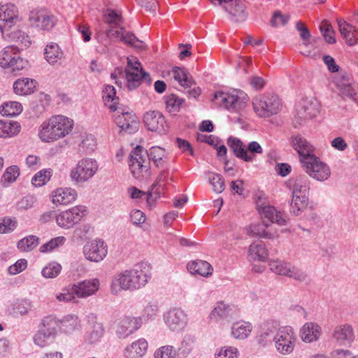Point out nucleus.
Instances as JSON below:
<instances>
[{
  "label": "nucleus",
  "mask_w": 358,
  "mask_h": 358,
  "mask_svg": "<svg viewBox=\"0 0 358 358\" xmlns=\"http://www.w3.org/2000/svg\"><path fill=\"white\" fill-rule=\"evenodd\" d=\"M150 161L159 169H168L169 164L166 151L159 146L151 147L148 150L141 145L135 147L130 153L129 169L133 176L141 179L149 173Z\"/></svg>",
  "instance_id": "nucleus-1"
},
{
  "label": "nucleus",
  "mask_w": 358,
  "mask_h": 358,
  "mask_svg": "<svg viewBox=\"0 0 358 358\" xmlns=\"http://www.w3.org/2000/svg\"><path fill=\"white\" fill-rule=\"evenodd\" d=\"M151 277L150 266L147 262L136 264L131 270L115 275L110 285L111 293L119 294L122 290L138 289L145 285Z\"/></svg>",
  "instance_id": "nucleus-2"
},
{
  "label": "nucleus",
  "mask_w": 358,
  "mask_h": 358,
  "mask_svg": "<svg viewBox=\"0 0 358 358\" xmlns=\"http://www.w3.org/2000/svg\"><path fill=\"white\" fill-rule=\"evenodd\" d=\"M103 20L107 25L105 34L108 40L121 41L137 49L143 48V41L132 32L127 31L123 26L124 20L120 13L108 8L103 15Z\"/></svg>",
  "instance_id": "nucleus-3"
},
{
  "label": "nucleus",
  "mask_w": 358,
  "mask_h": 358,
  "mask_svg": "<svg viewBox=\"0 0 358 358\" xmlns=\"http://www.w3.org/2000/svg\"><path fill=\"white\" fill-rule=\"evenodd\" d=\"M259 213L263 220L262 222L252 224L244 229V232L251 237H260L271 239L275 236V233L266 230L269 227L268 222L285 225L287 217L284 213L278 211L273 206H263L258 208Z\"/></svg>",
  "instance_id": "nucleus-4"
},
{
  "label": "nucleus",
  "mask_w": 358,
  "mask_h": 358,
  "mask_svg": "<svg viewBox=\"0 0 358 358\" xmlns=\"http://www.w3.org/2000/svg\"><path fill=\"white\" fill-rule=\"evenodd\" d=\"M73 127L72 119L59 114L52 116L41 125L38 136L43 142H53L68 135Z\"/></svg>",
  "instance_id": "nucleus-5"
},
{
  "label": "nucleus",
  "mask_w": 358,
  "mask_h": 358,
  "mask_svg": "<svg viewBox=\"0 0 358 358\" xmlns=\"http://www.w3.org/2000/svg\"><path fill=\"white\" fill-rule=\"evenodd\" d=\"M127 66L124 71L120 68H117L111 73L110 76L115 80V84L122 87L123 82L121 79L125 78L128 89L133 90L141 85L142 80L150 83V74L143 70L141 64L138 61L133 62L130 59H127Z\"/></svg>",
  "instance_id": "nucleus-6"
},
{
  "label": "nucleus",
  "mask_w": 358,
  "mask_h": 358,
  "mask_svg": "<svg viewBox=\"0 0 358 358\" xmlns=\"http://www.w3.org/2000/svg\"><path fill=\"white\" fill-rule=\"evenodd\" d=\"M213 102L225 110H243L249 101V96L244 91L234 89L229 92H217L213 96Z\"/></svg>",
  "instance_id": "nucleus-7"
},
{
  "label": "nucleus",
  "mask_w": 358,
  "mask_h": 358,
  "mask_svg": "<svg viewBox=\"0 0 358 358\" xmlns=\"http://www.w3.org/2000/svg\"><path fill=\"white\" fill-rule=\"evenodd\" d=\"M309 181L306 175H299L293 182L292 199L290 202V213L300 215L306 208L308 201Z\"/></svg>",
  "instance_id": "nucleus-8"
},
{
  "label": "nucleus",
  "mask_w": 358,
  "mask_h": 358,
  "mask_svg": "<svg viewBox=\"0 0 358 358\" xmlns=\"http://www.w3.org/2000/svg\"><path fill=\"white\" fill-rule=\"evenodd\" d=\"M97 169L96 160L91 158L83 159L71 170V180L75 184L84 183L94 176Z\"/></svg>",
  "instance_id": "nucleus-9"
},
{
  "label": "nucleus",
  "mask_w": 358,
  "mask_h": 358,
  "mask_svg": "<svg viewBox=\"0 0 358 358\" xmlns=\"http://www.w3.org/2000/svg\"><path fill=\"white\" fill-rule=\"evenodd\" d=\"M214 6H220L234 22H243L248 17L246 6L240 0H208Z\"/></svg>",
  "instance_id": "nucleus-10"
},
{
  "label": "nucleus",
  "mask_w": 358,
  "mask_h": 358,
  "mask_svg": "<svg viewBox=\"0 0 358 358\" xmlns=\"http://www.w3.org/2000/svg\"><path fill=\"white\" fill-rule=\"evenodd\" d=\"M27 62L22 59L14 46H7L0 52V66L13 73L25 68Z\"/></svg>",
  "instance_id": "nucleus-11"
},
{
  "label": "nucleus",
  "mask_w": 358,
  "mask_h": 358,
  "mask_svg": "<svg viewBox=\"0 0 358 358\" xmlns=\"http://www.w3.org/2000/svg\"><path fill=\"white\" fill-rule=\"evenodd\" d=\"M305 171L312 178L319 181L326 180L330 176L329 166L314 155L306 157L302 162Z\"/></svg>",
  "instance_id": "nucleus-12"
},
{
  "label": "nucleus",
  "mask_w": 358,
  "mask_h": 358,
  "mask_svg": "<svg viewBox=\"0 0 358 358\" xmlns=\"http://www.w3.org/2000/svg\"><path fill=\"white\" fill-rule=\"evenodd\" d=\"M305 171L312 178L319 181L326 180L330 176L329 166L314 155L306 157L302 162Z\"/></svg>",
  "instance_id": "nucleus-13"
},
{
  "label": "nucleus",
  "mask_w": 358,
  "mask_h": 358,
  "mask_svg": "<svg viewBox=\"0 0 358 358\" xmlns=\"http://www.w3.org/2000/svg\"><path fill=\"white\" fill-rule=\"evenodd\" d=\"M252 106L255 112H273L282 109L280 99L273 93H266L255 96L252 99Z\"/></svg>",
  "instance_id": "nucleus-14"
},
{
  "label": "nucleus",
  "mask_w": 358,
  "mask_h": 358,
  "mask_svg": "<svg viewBox=\"0 0 358 358\" xmlns=\"http://www.w3.org/2000/svg\"><path fill=\"white\" fill-rule=\"evenodd\" d=\"M273 341L280 353L283 355L291 353L296 342L293 329L289 326L282 327L278 330Z\"/></svg>",
  "instance_id": "nucleus-15"
},
{
  "label": "nucleus",
  "mask_w": 358,
  "mask_h": 358,
  "mask_svg": "<svg viewBox=\"0 0 358 358\" xmlns=\"http://www.w3.org/2000/svg\"><path fill=\"white\" fill-rule=\"evenodd\" d=\"M31 26L40 30L50 31L56 24L55 16L46 10H34L29 15Z\"/></svg>",
  "instance_id": "nucleus-16"
},
{
  "label": "nucleus",
  "mask_w": 358,
  "mask_h": 358,
  "mask_svg": "<svg viewBox=\"0 0 358 358\" xmlns=\"http://www.w3.org/2000/svg\"><path fill=\"white\" fill-rule=\"evenodd\" d=\"M87 326L83 336L84 341L87 344H95L101 341L105 329L102 323L97 322L96 317L94 314H90L86 317Z\"/></svg>",
  "instance_id": "nucleus-17"
},
{
  "label": "nucleus",
  "mask_w": 358,
  "mask_h": 358,
  "mask_svg": "<svg viewBox=\"0 0 358 358\" xmlns=\"http://www.w3.org/2000/svg\"><path fill=\"white\" fill-rule=\"evenodd\" d=\"M269 268L276 274L287 275L299 281H304L306 278V274L301 269L278 259L270 261Z\"/></svg>",
  "instance_id": "nucleus-18"
},
{
  "label": "nucleus",
  "mask_w": 358,
  "mask_h": 358,
  "mask_svg": "<svg viewBox=\"0 0 358 358\" xmlns=\"http://www.w3.org/2000/svg\"><path fill=\"white\" fill-rule=\"evenodd\" d=\"M86 208L78 206L57 214V224L62 228L69 229L77 224L83 217Z\"/></svg>",
  "instance_id": "nucleus-19"
},
{
  "label": "nucleus",
  "mask_w": 358,
  "mask_h": 358,
  "mask_svg": "<svg viewBox=\"0 0 358 358\" xmlns=\"http://www.w3.org/2000/svg\"><path fill=\"white\" fill-rule=\"evenodd\" d=\"M18 16L17 7L7 3L0 7V31L5 36L6 32L11 29Z\"/></svg>",
  "instance_id": "nucleus-20"
},
{
  "label": "nucleus",
  "mask_w": 358,
  "mask_h": 358,
  "mask_svg": "<svg viewBox=\"0 0 358 358\" xmlns=\"http://www.w3.org/2000/svg\"><path fill=\"white\" fill-rule=\"evenodd\" d=\"M108 252L106 244L101 239H96L87 243L83 248L85 257L94 262L103 260Z\"/></svg>",
  "instance_id": "nucleus-21"
},
{
  "label": "nucleus",
  "mask_w": 358,
  "mask_h": 358,
  "mask_svg": "<svg viewBox=\"0 0 358 358\" xmlns=\"http://www.w3.org/2000/svg\"><path fill=\"white\" fill-rule=\"evenodd\" d=\"M164 320L170 330L180 331L185 327L187 316L182 309L173 308L164 313Z\"/></svg>",
  "instance_id": "nucleus-22"
},
{
  "label": "nucleus",
  "mask_w": 358,
  "mask_h": 358,
  "mask_svg": "<svg viewBox=\"0 0 358 358\" xmlns=\"http://www.w3.org/2000/svg\"><path fill=\"white\" fill-rule=\"evenodd\" d=\"M355 332L352 327L348 324H339L332 331V338L340 346H351L355 341Z\"/></svg>",
  "instance_id": "nucleus-23"
},
{
  "label": "nucleus",
  "mask_w": 358,
  "mask_h": 358,
  "mask_svg": "<svg viewBox=\"0 0 358 358\" xmlns=\"http://www.w3.org/2000/svg\"><path fill=\"white\" fill-rule=\"evenodd\" d=\"M114 121L121 131L131 134L136 132L139 129V118L136 113H118Z\"/></svg>",
  "instance_id": "nucleus-24"
},
{
  "label": "nucleus",
  "mask_w": 358,
  "mask_h": 358,
  "mask_svg": "<svg viewBox=\"0 0 358 358\" xmlns=\"http://www.w3.org/2000/svg\"><path fill=\"white\" fill-rule=\"evenodd\" d=\"M281 327L278 320H270L265 322L260 327L259 343L262 345L272 343Z\"/></svg>",
  "instance_id": "nucleus-25"
},
{
  "label": "nucleus",
  "mask_w": 358,
  "mask_h": 358,
  "mask_svg": "<svg viewBox=\"0 0 358 358\" xmlns=\"http://www.w3.org/2000/svg\"><path fill=\"white\" fill-rule=\"evenodd\" d=\"M142 324V317H124L118 323L116 334L119 338H124L138 330Z\"/></svg>",
  "instance_id": "nucleus-26"
},
{
  "label": "nucleus",
  "mask_w": 358,
  "mask_h": 358,
  "mask_svg": "<svg viewBox=\"0 0 358 358\" xmlns=\"http://www.w3.org/2000/svg\"><path fill=\"white\" fill-rule=\"evenodd\" d=\"M99 288L97 278L85 280L72 285V291L78 298H86L95 294Z\"/></svg>",
  "instance_id": "nucleus-27"
},
{
  "label": "nucleus",
  "mask_w": 358,
  "mask_h": 358,
  "mask_svg": "<svg viewBox=\"0 0 358 358\" xmlns=\"http://www.w3.org/2000/svg\"><path fill=\"white\" fill-rule=\"evenodd\" d=\"M143 122L148 130L158 134H165L167 124L163 113H145Z\"/></svg>",
  "instance_id": "nucleus-28"
},
{
  "label": "nucleus",
  "mask_w": 358,
  "mask_h": 358,
  "mask_svg": "<svg viewBox=\"0 0 358 358\" xmlns=\"http://www.w3.org/2000/svg\"><path fill=\"white\" fill-rule=\"evenodd\" d=\"M235 315V308L233 306L224 303L223 301H218L215 303L210 313V318L215 322L229 321Z\"/></svg>",
  "instance_id": "nucleus-29"
},
{
  "label": "nucleus",
  "mask_w": 358,
  "mask_h": 358,
  "mask_svg": "<svg viewBox=\"0 0 358 358\" xmlns=\"http://www.w3.org/2000/svg\"><path fill=\"white\" fill-rule=\"evenodd\" d=\"M291 145L298 152L300 162L313 154V148L310 143L299 134L291 137Z\"/></svg>",
  "instance_id": "nucleus-30"
},
{
  "label": "nucleus",
  "mask_w": 358,
  "mask_h": 358,
  "mask_svg": "<svg viewBox=\"0 0 358 358\" xmlns=\"http://www.w3.org/2000/svg\"><path fill=\"white\" fill-rule=\"evenodd\" d=\"M77 192L72 188H58L52 192V201L56 205H67L76 200Z\"/></svg>",
  "instance_id": "nucleus-31"
},
{
  "label": "nucleus",
  "mask_w": 358,
  "mask_h": 358,
  "mask_svg": "<svg viewBox=\"0 0 358 358\" xmlns=\"http://www.w3.org/2000/svg\"><path fill=\"white\" fill-rule=\"evenodd\" d=\"M227 143L237 158L247 162H252L251 155H248L245 146L240 138L231 136Z\"/></svg>",
  "instance_id": "nucleus-32"
},
{
  "label": "nucleus",
  "mask_w": 358,
  "mask_h": 358,
  "mask_svg": "<svg viewBox=\"0 0 358 358\" xmlns=\"http://www.w3.org/2000/svg\"><path fill=\"white\" fill-rule=\"evenodd\" d=\"M148 347L146 340L140 338L125 348L124 356L126 358H141L146 353Z\"/></svg>",
  "instance_id": "nucleus-33"
},
{
  "label": "nucleus",
  "mask_w": 358,
  "mask_h": 358,
  "mask_svg": "<svg viewBox=\"0 0 358 358\" xmlns=\"http://www.w3.org/2000/svg\"><path fill=\"white\" fill-rule=\"evenodd\" d=\"M320 335L321 327L313 322H306L300 330V336L306 343L316 341Z\"/></svg>",
  "instance_id": "nucleus-34"
},
{
  "label": "nucleus",
  "mask_w": 358,
  "mask_h": 358,
  "mask_svg": "<svg viewBox=\"0 0 358 358\" xmlns=\"http://www.w3.org/2000/svg\"><path fill=\"white\" fill-rule=\"evenodd\" d=\"M37 85V82L31 78H23L17 80L13 84V90L18 95H27L32 94Z\"/></svg>",
  "instance_id": "nucleus-35"
},
{
  "label": "nucleus",
  "mask_w": 358,
  "mask_h": 358,
  "mask_svg": "<svg viewBox=\"0 0 358 358\" xmlns=\"http://www.w3.org/2000/svg\"><path fill=\"white\" fill-rule=\"evenodd\" d=\"M80 327V320L76 315H67L59 320V329L65 334H71Z\"/></svg>",
  "instance_id": "nucleus-36"
},
{
  "label": "nucleus",
  "mask_w": 358,
  "mask_h": 358,
  "mask_svg": "<svg viewBox=\"0 0 358 358\" xmlns=\"http://www.w3.org/2000/svg\"><path fill=\"white\" fill-rule=\"evenodd\" d=\"M231 336L235 339L244 340L247 338L252 329L251 323L245 321L234 322L231 326Z\"/></svg>",
  "instance_id": "nucleus-37"
},
{
  "label": "nucleus",
  "mask_w": 358,
  "mask_h": 358,
  "mask_svg": "<svg viewBox=\"0 0 358 358\" xmlns=\"http://www.w3.org/2000/svg\"><path fill=\"white\" fill-rule=\"evenodd\" d=\"M187 269L192 274L207 277L212 273L213 268L209 263L203 260L192 261L187 265Z\"/></svg>",
  "instance_id": "nucleus-38"
},
{
  "label": "nucleus",
  "mask_w": 358,
  "mask_h": 358,
  "mask_svg": "<svg viewBox=\"0 0 358 358\" xmlns=\"http://www.w3.org/2000/svg\"><path fill=\"white\" fill-rule=\"evenodd\" d=\"M249 256L255 261L264 262L268 257V251L262 241L252 243L249 247Z\"/></svg>",
  "instance_id": "nucleus-39"
},
{
  "label": "nucleus",
  "mask_w": 358,
  "mask_h": 358,
  "mask_svg": "<svg viewBox=\"0 0 358 358\" xmlns=\"http://www.w3.org/2000/svg\"><path fill=\"white\" fill-rule=\"evenodd\" d=\"M46 61L51 65H54L63 57V52L59 45L54 43L48 44L44 50Z\"/></svg>",
  "instance_id": "nucleus-40"
},
{
  "label": "nucleus",
  "mask_w": 358,
  "mask_h": 358,
  "mask_svg": "<svg viewBox=\"0 0 358 358\" xmlns=\"http://www.w3.org/2000/svg\"><path fill=\"white\" fill-rule=\"evenodd\" d=\"M104 104L111 110L115 111L117 109V104L119 98L116 96V90L113 85H106L103 90L102 96Z\"/></svg>",
  "instance_id": "nucleus-41"
},
{
  "label": "nucleus",
  "mask_w": 358,
  "mask_h": 358,
  "mask_svg": "<svg viewBox=\"0 0 358 358\" xmlns=\"http://www.w3.org/2000/svg\"><path fill=\"white\" fill-rule=\"evenodd\" d=\"M173 78L176 80L183 87L191 88L195 85V82L192 77L187 72L184 68L176 66L172 70Z\"/></svg>",
  "instance_id": "nucleus-42"
},
{
  "label": "nucleus",
  "mask_w": 358,
  "mask_h": 358,
  "mask_svg": "<svg viewBox=\"0 0 358 358\" xmlns=\"http://www.w3.org/2000/svg\"><path fill=\"white\" fill-rule=\"evenodd\" d=\"M194 343V338L191 335H185L181 341L180 346L176 350L177 357L185 358L191 352Z\"/></svg>",
  "instance_id": "nucleus-43"
},
{
  "label": "nucleus",
  "mask_w": 358,
  "mask_h": 358,
  "mask_svg": "<svg viewBox=\"0 0 358 358\" xmlns=\"http://www.w3.org/2000/svg\"><path fill=\"white\" fill-rule=\"evenodd\" d=\"M59 328V320L53 315L45 317L41 323L39 328L43 331L52 334L54 336L57 335V328Z\"/></svg>",
  "instance_id": "nucleus-44"
},
{
  "label": "nucleus",
  "mask_w": 358,
  "mask_h": 358,
  "mask_svg": "<svg viewBox=\"0 0 358 358\" xmlns=\"http://www.w3.org/2000/svg\"><path fill=\"white\" fill-rule=\"evenodd\" d=\"M81 142L79 144V152L84 154L91 153L96 148V141L92 134H83L80 136Z\"/></svg>",
  "instance_id": "nucleus-45"
},
{
  "label": "nucleus",
  "mask_w": 358,
  "mask_h": 358,
  "mask_svg": "<svg viewBox=\"0 0 358 358\" xmlns=\"http://www.w3.org/2000/svg\"><path fill=\"white\" fill-rule=\"evenodd\" d=\"M55 338V336L52 335V334L46 332L39 328L37 332L35 334L33 340L36 345L41 348H44L52 343Z\"/></svg>",
  "instance_id": "nucleus-46"
},
{
  "label": "nucleus",
  "mask_w": 358,
  "mask_h": 358,
  "mask_svg": "<svg viewBox=\"0 0 358 358\" xmlns=\"http://www.w3.org/2000/svg\"><path fill=\"white\" fill-rule=\"evenodd\" d=\"M318 103L317 100L312 98H301L299 100L296 105V112H306L310 110V112L317 110Z\"/></svg>",
  "instance_id": "nucleus-47"
},
{
  "label": "nucleus",
  "mask_w": 358,
  "mask_h": 358,
  "mask_svg": "<svg viewBox=\"0 0 358 358\" xmlns=\"http://www.w3.org/2000/svg\"><path fill=\"white\" fill-rule=\"evenodd\" d=\"M39 239L34 235L28 236L17 242V248L22 252L31 251L38 246Z\"/></svg>",
  "instance_id": "nucleus-48"
},
{
  "label": "nucleus",
  "mask_w": 358,
  "mask_h": 358,
  "mask_svg": "<svg viewBox=\"0 0 358 358\" xmlns=\"http://www.w3.org/2000/svg\"><path fill=\"white\" fill-rule=\"evenodd\" d=\"M52 176V170L50 169H42L36 173L31 179V183L35 187H41L50 180Z\"/></svg>",
  "instance_id": "nucleus-49"
},
{
  "label": "nucleus",
  "mask_w": 358,
  "mask_h": 358,
  "mask_svg": "<svg viewBox=\"0 0 358 358\" xmlns=\"http://www.w3.org/2000/svg\"><path fill=\"white\" fill-rule=\"evenodd\" d=\"M3 132L1 138L11 137L17 134L20 131V124L17 122L12 120H3Z\"/></svg>",
  "instance_id": "nucleus-50"
},
{
  "label": "nucleus",
  "mask_w": 358,
  "mask_h": 358,
  "mask_svg": "<svg viewBox=\"0 0 358 358\" xmlns=\"http://www.w3.org/2000/svg\"><path fill=\"white\" fill-rule=\"evenodd\" d=\"M62 271V266L55 262L48 264L41 271L42 275L45 278H53L57 277Z\"/></svg>",
  "instance_id": "nucleus-51"
},
{
  "label": "nucleus",
  "mask_w": 358,
  "mask_h": 358,
  "mask_svg": "<svg viewBox=\"0 0 358 358\" xmlns=\"http://www.w3.org/2000/svg\"><path fill=\"white\" fill-rule=\"evenodd\" d=\"M17 226L15 218L4 217L0 218V234H8L13 231Z\"/></svg>",
  "instance_id": "nucleus-52"
},
{
  "label": "nucleus",
  "mask_w": 358,
  "mask_h": 358,
  "mask_svg": "<svg viewBox=\"0 0 358 358\" xmlns=\"http://www.w3.org/2000/svg\"><path fill=\"white\" fill-rule=\"evenodd\" d=\"M320 29L322 33L323 37L328 43L333 44L336 43L334 37L335 31L332 29L331 25L327 20L322 22Z\"/></svg>",
  "instance_id": "nucleus-53"
},
{
  "label": "nucleus",
  "mask_w": 358,
  "mask_h": 358,
  "mask_svg": "<svg viewBox=\"0 0 358 358\" xmlns=\"http://www.w3.org/2000/svg\"><path fill=\"white\" fill-rule=\"evenodd\" d=\"M30 308L31 303L28 300H17L13 305L12 314L15 316L25 315L28 313Z\"/></svg>",
  "instance_id": "nucleus-54"
},
{
  "label": "nucleus",
  "mask_w": 358,
  "mask_h": 358,
  "mask_svg": "<svg viewBox=\"0 0 358 358\" xmlns=\"http://www.w3.org/2000/svg\"><path fill=\"white\" fill-rule=\"evenodd\" d=\"M66 241L64 236H57L52 238L48 242L42 245L40 248L41 252H52L54 249L62 245Z\"/></svg>",
  "instance_id": "nucleus-55"
},
{
  "label": "nucleus",
  "mask_w": 358,
  "mask_h": 358,
  "mask_svg": "<svg viewBox=\"0 0 358 358\" xmlns=\"http://www.w3.org/2000/svg\"><path fill=\"white\" fill-rule=\"evenodd\" d=\"M208 180L216 193H221L224 189V181L221 175L210 173Z\"/></svg>",
  "instance_id": "nucleus-56"
},
{
  "label": "nucleus",
  "mask_w": 358,
  "mask_h": 358,
  "mask_svg": "<svg viewBox=\"0 0 358 358\" xmlns=\"http://www.w3.org/2000/svg\"><path fill=\"white\" fill-rule=\"evenodd\" d=\"M155 358H176V350L172 345H164L158 348L154 355Z\"/></svg>",
  "instance_id": "nucleus-57"
},
{
  "label": "nucleus",
  "mask_w": 358,
  "mask_h": 358,
  "mask_svg": "<svg viewBox=\"0 0 358 358\" xmlns=\"http://www.w3.org/2000/svg\"><path fill=\"white\" fill-rule=\"evenodd\" d=\"M184 102L185 100L183 99L172 94L166 97V108L170 110H179L182 108V105Z\"/></svg>",
  "instance_id": "nucleus-58"
},
{
  "label": "nucleus",
  "mask_w": 358,
  "mask_h": 358,
  "mask_svg": "<svg viewBox=\"0 0 358 358\" xmlns=\"http://www.w3.org/2000/svg\"><path fill=\"white\" fill-rule=\"evenodd\" d=\"M20 175V169L17 166H11L8 167L2 176V180L7 182L15 181Z\"/></svg>",
  "instance_id": "nucleus-59"
},
{
  "label": "nucleus",
  "mask_w": 358,
  "mask_h": 358,
  "mask_svg": "<svg viewBox=\"0 0 358 358\" xmlns=\"http://www.w3.org/2000/svg\"><path fill=\"white\" fill-rule=\"evenodd\" d=\"M238 350L235 347L225 346L215 354V358H237Z\"/></svg>",
  "instance_id": "nucleus-60"
},
{
  "label": "nucleus",
  "mask_w": 358,
  "mask_h": 358,
  "mask_svg": "<svg viewBox=\"0 0 358 358\" xmlns=\"http://www.w3.org/2000/svg\"><path fill=\"white\" fill-rule=\"evenodd\" d=\"M36 202V198L32 195H27L23 196L16 203L18 210H24L32 208Z\"/></svg>",
  "instance_id": "nucleus-61"
},
{
  "label": "nucleus",
  "mask_w": 358,
  "mask_h": 358,
  "mask_svg": "<svg viewBox=\"0 0 358 358\" xmlns=\"http://www.w3.org/2000/svg\"><path fill=\"white\" fill-rule=\"evenodd\" d=\"M22 112L23 107L20 102L17 101H6L0 106V112Z\"/></svg>",
  "instance_id": "nucleus-62"
},
{
  "label": "nucleus",
  "mask_w": 358,
  "mask_h": 358,
  "mask_svg": "<svg viewBox=\"0 0 358 358\" xmlns=\"http://www.w3.org/2000/svg\"><path fill=\"white\" fill-rule=\"evenodd\" d=\"M289 20V15H284L279 10H275L271 20V26L276 27L279 25H285Z\"/></svg>",
  "instance_id": "nucleus-63"
},
{
  "label": "nucleus",
  "mask_w": 358,
  "mask_h": 358,
  "mask_svg": "<svg viewBox=\"0 0 358 358\" xmlns=\"http://www.w3.org/2000/svg\"><path fill=\"white\" fill-rule=\"evenodd\" d=\"M158 311V308L156 305H148L145 306L142 312L143 323L148 320H152Z\"/></svg>",
  "instance_id": "nucleus-64"
}]
</instances>
